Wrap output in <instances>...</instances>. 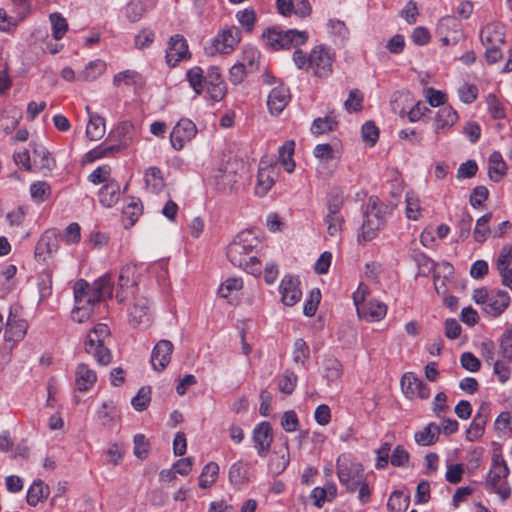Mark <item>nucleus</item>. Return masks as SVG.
<instances>
[{
    "instance_id": "1",
    "label": "nucleus",
    "mask_w": 512,
    "mask_h": 512,
    "mask_svg": "<svg viewBox=\"0 0 512 512\" xmlns=\"http://www.w3.org/2000/svg\"><path fill=\"white\" fill-rule=\"evenodd\" d=\"M226 255L234 266L255 276L261 274L265 252L262 251L261 240L253 231L238 233L227 246Z\"/></svg>"
},
{
    "instance_id": "2",
    "label": "nucleus",
    "mask_w": 512,
    "mask_h": 512,
    "mask_svg": "<svg viewBox=\"0 0 512 512\" xmlns=\"http://www.w3.org/2000/svg\"><path fill=\"white\" fill-rule=\"evenodd\" d=\"M335 53L324 45L314 47L307 56L305 52L298 49L293 53V61L300 69L311 68L317 77H328L332 73Z\"/></svg>"
},
{
    "instance_id": "3",
    "label": "nucleus",
    "mask_w": 512,
    "mask_h": 512,
    "mask_svg": "<svg viewBox=\"0 0 512 512\" xmlns=\"http://www.w3.org/2000/svg\"><path fill=\"white\" fill-rule=\"evenodd\" d=\"M110 341V329L106 324H97L87 335L84 347L87 354L92 355L99 365L106 366L112 356L107 344Z\"/></svg>"
},
{
    "instance_id": "4",
    "label": "nucleus",
    "mask_w": 512,
    "mask_h": 512,
    "mask_svg": "<svg viewBox=\"0 0 512 512\" xmlns=\"http://www.w3.org/2000/svg\"><path fill=\"white\" fill-rule=\"evenodd\" d=\"M385 225V214L383 204L378 198L371 197L368 201L364 221L361 226L359 240L371 241Z\"/></svg>"
},
{
    "instance_id": "5",
    "label": "nucleus",
    "mask_w": 512,
    "mask_h": 512,
    "mask_svg": "<svg viewBox=\"0 0 512 512\" xmlns=\"http://www.w3.org/2000/svg\"><path fill=\"white\" fill-rule=\"evenodd\" d=\"M263 39L266 45L274 50L290 49L305 44L308 40V34L306 31L296 29L280 31L276 28H270L263 33Z\"/></svg>"
},
{
    "instance_id": "6",
    "label": "nucleus",
    "mask_w": 512,
    "mask_h": 512,
    "mask_svg": "<svg viewBox=\"0 0 512 512\" xmlns=\"http://www.w3.org/2000/svg\"><path fill=\"white\" fill-rule=\"evenodd\" d=\"M137 267L134 264H127L122 267L118 277V290L116 299L119 303L128 301L138 290Z\"/></svg>"
},
{
    "instance_id": "7",
    "label": "nucleus",
    "mask_w": 512,
    "mask_h": 512,
    "mask_svg": "<svg viewBox=\"0 0 512 512\" xmlns=\"http://www.w3.org/2000/svg\"><path fill=\"white\" fill-rule=\"evenodd\" d=\"M337 475L340 483L350 492L356 491L364 479L361 465L351 463L345 457H339L337 460Z\"/></svg>"
},
{
    "instance_id": "8",
    "label": "nucleus",
    "mask_w": 512,
    "mask_h": 512,
    "mask_svg": "<svg viewBox=\"0 0 512 512\" xmlns=\"http://www.w3.org/2000/svg\"><path fill=\"white\" fill-rule=\"evenodd\" d=\"M509 474V469L504 461L494 462L492 468L490 469L487 479L486 486L487 488L497 493L502 500H506L511 493L510 488L507 485L506 478Z\"/></svg>"
},
{
    "instance_id": "9",
    "label": "nucleus",
    "mask_w": 512,
    "mask_h": 512,
    "mask_svg": "<svg viewBox=\"0 0 512 512\" xmlns=\"http://www.w3.org/2000/svg\"><path fill=\"white\" fill-rule=\"evenodd\" d=\"M128 300L131 305L128 307V321L134 327H147L152 321L149 301L144 296L134 294Z\"/></svg>"
},
{
    "instance_id": "10",
    "label": "nucleus",
    "mask_w": 512,
    "mask_h": 512,
    "mask_svg": "<svg viewBox=\"0 0 512 512\" xmlns=\"http://www.w3.org/2000/svg\"><path fill=\"white\" fill-rule=\"evenodd\" d=\"M437 33L443 46H454L464 37L462 25L454 16L442 17L437 25Z\"/></svg>"
},
{
    "instance_id": "11",
    "label": "nucleus",
    "mask_w": 512,
    "mask_h": 512,
    "mask_svg": "<svg viewBox=\"0 0 512 512\" xmlns=\"http://www.w3.org/2000/svg\"><path fill=\"white\" fill-rule=\"evenodd\" d=\"M241 40V32L235 27L231 26L220 32L212 41V44L207 48V52L211 55L214 53L227 54L230 53Z\"/></svg>"
},
{
    "instance_id": "12",
    "label": "nucleus",
    "mask_w": 512,
    "mask_h": 512,
    "mask_svg": "<svg viewBox=\"0 0 512 512\" xmlns=\"http://www.w3.org/2000/svg\"><path fill=\"white\" fill-rule=\"evenodd\" d=\"M197 134L196 125L189 119H180L170 133L172 147L179 151L187 142H190Z\"/></svg>"
},
{
    "instance_id": "13",
    "label": "nucleus",
    "mask_w": 512,
    "mask_h": 512,
    "mask_svg": "<svg viewBox=\"0 0 512 512\" xmlns=\"http://www.w3.org/2000/svg\"><path fill=\"white\" fill-rule=\"evenodd\" d=\"M132 130H133V125L130 122L126 121V122L120 123L116 129V134L120 138L119 144L111 145L108 147H97V148L93 149L90 152V154L94 158L97 159V158L109 156V155L113 154L114 152H118L121 149L126 148L131 142L130 133Z\"/></svg>"
},
{
    "instance_id": "14",
    "label": "nucleus",
    "mask_w": 512,
    "mask_h": 512,
    "mask_svg": "<svg viewBox=\"0 0 512 512\" xmlns=\"http://www.w3.org/2000/svg\"><path fill=\"white\" fill-rule=\"evenodd\" d=\"M21 307L13 305L7 318L5 338L7 341H20L26 335L28 323L18 317Z\"/></svg>"
},
{
    "instance_id": "15",
    "label": "nucleus",
    "mask_w": 512,
    "mask_h": 512,
    "mask_svg": "<svg viewBox=\"0 0 512 512\" xmlns=\"http://www.w3.org/2000/svg\"><path fill=\"white\" fill-rule=\"evenodd\" d=\"M279 171L275 165L269 164L266 161H261L258 170L257 183L255 186L256 195L265 196L278 177Z\"/></svg>"
},
{
    "instance_id": "16",
    "label": "nucleus",
    "mask_w": 512,
    "mask_h": 512,
    "mask_svg": "<svg viewBox=\"0 0 512 512\" xmlns=\"http://www.w3.org/2000/svg\"><path fill=\"white\" fill-rule=\"evenodd\" d=\"M401 390L404 395L409 398L428 399L430 397V389L412 372L405 373L401 378Z\"/></svg>"
},
{
    "instance_id": "17",
    "label": "nucleus",
    "mask_w": 512,
    "mask_h": 512,
    "mask_svg": "<svg viewBox=\"0 0 512 512\" xmlns=\"http://www.w3.org/2000/svg\"><path fill=\"white\" fill-rule=\"evenodd\" d=\"M190 57L188 45L183 36L176 34L172 36L168 43L166 50V62L169 66L173 67L181 60Z\"/></svg>"
},
{
    "instance_id": "18",
    "label": "nucleus",
    "mask_w": 512,
    "mask_h": 512,
    "mask_svg": "<svg viewBox=\"0 0 512 512\" xmlns=\"http://www.w3.org/2000/svg\"><path fill=\"white\" fill-rule=\"evenodd\" d=\"M490 408L487 403H482L475 414L470 426L466 430V440L474 442L480 439L484 432L489 419Z\"/></svg>"
},
{
    "instance_id": "19",
    "label": "nucleus",
    "mask_w": 512,
    "mask_h": 512,
    "mask_svg": "<svg viewBox=\"0 0 512 512\" xmlns=\"http://www.w3.org/2000/svg\"><path fill=\"white\" fill-rule=\"evenodd\" d=\"M299 285L300 282L297 277L285 276L282 279L279 292L284 305L293 306L301 299L302 292Z\"/></svg>"
},
{
    "instance_id": "20",
    "label": "nucleus",
    "mask_w": 512,
    "mask_h": 512,
    "mask_svg": "<svg viewBox=\"0 0 512 512\" xmlns=\"http://www.w3.org/2000/svg\"><path fill=\"white\" fill-rule=\"evenodd\" d=\"M173 344L169 340L162 339L157 342L151 353V364L156 371H162L170 363L173 352Z\"/></svg>"
},
{
    "instance_id": "21",
    "label": "nucleus",
    "mask_w": 512,
    "mask_h": 512,
    "mask_svg": "<svg viewBox=\"0 0 512 512\" xmlns=\"http://www.w3.org/2000/svg\"><path fill=\"white\" fill-rule=\"evenodd\" d=\"M58 249V240L55 230L45 231L38 240L35 247V258L38 262H45L47 256Z\"/></svg>"
},
{
    "instance_id": "22",
    "label": "nucleus",
    "mask_w": 512,
    "mask_h": 512,
    "mask_svg": "<svg viewBox=\"0 0 512 512\" xmlns=\"http://www.w3.org/2000/svg\"><path fill=\"white\" fill-rule=\"evenodd\" d=\"M510 295L503 290L491 291L486 306L483 310L496 317L501 315L510 304Z\"/></svg>"
},
{
    "instance_id": "23",
    "label": "nucleus",
    "mask_w": 512,
    "mask_h": 512,
    "mask_svg": "<svg viewBox=\"0 0 512 512\" xmlns=\"http://www.w3.org/2000/svg\"><path fill=\"white\" fill-rule=\"evenodd\" d=\"M253 441L260 456H263L269 450L273 441L272 428L269 422H261L254 428Z\"/></svg>"
},
{
    "instance_id": "24",
    "label": "nucleus",
    "mask_w": 512,
    "mask_h": 512,
    "mask_svg": "<svg viewBox=\"0 0 512 512\" xmlns=\"http://www.w3.org/2000/svg\"><path fill=\"white\" fill-rule=\"evenodd\" d=\"M457 120L458 114L451 106H442L436 114L434 130L437 134L447 133Z\"/></svg>"
},
{
    "instance_id": "25",
    "label": "nucleus",
    "mask_w": 512,
    "mask_h": 512,
    "mask_svg": "<svg viewBox=\"0 0 512 512\" xmlns=\"http://www.w3.org/2000/svg\"><path fill=\"white\" fill-rule=\"evenodd\" d=\"M357 313L360 318L370 322L380 321L386 316L387 306L377 300H370L358 306Z\"/></svg>"
},
{
    "instance_id": "26",
    "label": "nucleus",
    "mask_w": 512,
    "mask_h": 512,
    "mask_svg": "<svg viewBox=\"0 0 512 512\" xmlns=\"http://www.w3.org/2000/svg\"><path fill=\"white\" fill-rule=\"evenodd\" d=\"M290 462V453L288 444L285 443L278 450H275L271 453L269 462H268V470L269 473L273 476L280 475L288 466Z\"/></svg>"
},
{
    "instance_id": "27",
    "label": "nucleus",
    "mask_w": 512,
    "mask_h": 512,
    "mask_svg": "<svg viewBox=\"0 0 512 512\" xmlns=\"http://www.w3.org/2000/svg\"><path fill=\"white\" fill-rule=\"evenodd\" d=\"M480 40L484 46L504 45V27L500 23L487 24L481 29Z\"/></svg>"
},
{
    "instance_id": "28",
    "label": "nucleus",
    "mask_w": 512,
    "mask_h": 512,
    "mask_svg": "<svg viewBox=\"0 0 512 512\" xmlns=\"http://www.w3.org/2000/svg\"><path fill=\"white\" fill-rule=\"evenodd\" d=\"M290 99L289 89L284 86L274 88L268 95L267 105L273 115H279Z\"/></svg>"
},
{
    "instance_id": "29",
    "label": "nucleus",
    "mask_w": 512,
    "mask_h": 512,
    "mask_svg": "<svg viewBox=\"0 0 512 512\" xmlns=\"http://www.w3.org/2000/svg\"><path fill=\"white\" fill-rule=\"evenodd\" d=\"M33 170L45 173L51 171L55 166V160L48 150L40 144L33 146Z\"/></svg>"
},
{
    "instance_id": "30",
    "label": "nucleus",
    "mask_w": 512,
    "mask_h": 512,
    "mask_svg": "<svg viewBox=\"0 0 512 512\" xmlns=\"http://www.w3.org/2000/svg\"><path fill=\"white\" fill-rule=\"evenodd\" d=\"M86 111L89 116L86 127V136L91 141H98L105 134V120L100 115L92 113L89 106L86 107Z\"/></svg>"
},
{
    "instance_id": "31",
    "label": "nucleus",
    "mask_w": 512,
    "mask_h": 512,
    "mask_svg": "<svg viewBox=\"0 0 512 512\" xmlns=\"http://www.w3.org/2000/svg\"><path fill=\"white\" fill-rule=\"evenodd\" d=\"M97 381L95 371L87 364L81 363L77 366L75 372V384L79 391H88Z\"/></svg>"
},
{
    "instance_id": "32",
    "label": "nucleus",
    "mask_w": 512,
    "mask_h": 512,
    "mask_svg": "<svg viewBox=\"0 0 512 512\" xmlns=\"http://www.w3.org/2000/svg\"><path fill=\"white\" fill-rule=\"evenodd\" d=\"M92 298L95 303H99L105 297L110 298L113 291V282L111 276L106 274L97 279L92 285Z\"/></svg>"
},
{
    "instance_id": "33",
    "label": "nucleus",
    "mask_w": 512,
    "mask_h": 512,
    "mask_svg": "<svg viewBox=\"0 0 512 512\" xmlns=\"http://www.w3.org/2000/svg\"><path fill=\"white\" fill-rule=\"evenodd\" d=\"M506 163L498 151H494L488 158L489 178L494 182H499L506 174Z\"/></svg>"
},
{
    "instance_id": "34",
    "label": "nucleus",
    "mask_w": 512,
    "mask_h": 512,
    "mask_svg": "<svg viewBox=\"0 0 512 512\" xmlns=\"http://www.w3.org/2000/svg\"><path fill=\"white\" fill-rule=\"evenodd\" d=\"M337 495V487L334 483H327L323 487H315L311 492L314 505L321 508L326 502H331Z\"/></svg>"
},
{
    "instance_id": "35",
    "label": "nucleus",
    "mask_w": 512,
    "mask_h": 512,
    "mask_svg": "<svg viewBox=\"0 0 512 512\" xmlns=\"http://www.w3.org/2000/svg\"><path fill=\"white\" fill-rule=\"evenodd\" d=\"M440 434V427L435 423L431 422L426 425L422 430L417 431L414 434L415 442L420 446H431L433 445Z\"/></svg>"
},
{
    "instance_id": "36",
    "label": "nucleus",
    "mask_w": 512,
    "mask_h": 512,
    "mask_svg": "<svg viewBox=\"0 0 512 512\" xmlns=\"http://www.w3.org/2000/svg\"><path fill=\"white\" fill-rule=\"evenodd\" d=\"M49 495V487L42 480H35L27 491V503L30 506H36L39 502L45 500Z\"/></svg>"
},
{
    "instance_id": "37",
    "label": "nucleus",
    "mask_w": 512,
    "mask_h": 512,
    "mask_svg": "<svg viewBox=\"0 0 512 512\" xmlns=\"http://www.w3.org/2000/svg\"><path fill=\"white\" fill-rule=\"evenodd\" d=\"M120 187L115 181H108L99 192V200L105 207H112L119 199Z\"/></svg>"
},
{
    "instance_id": "38",
    "label": "nucleus",
    "mask_w": 512,
    "mask_h": 512,
    "mask_svg": "<svg viewBox=\"0 0 512 512\" xmlns=\"http://www.w3.org/2000/svg\"><path fill=\"white\" fill-rule=\"evenodd\" d=\"M144 179L146 187L151 193L158 194L165 186L162 172L158 167H149L145 171Z\"/></svg>"
},
{
    "instance_id": "39",
    "label": "nucleus",
    "mask_w": 512,
    "mask_h": 512,
    "mask_svg": "<svg viewBox=\"0 0 512 512\" xmlns=\"http://www.w3.org/2000/svg\"><path fill=\"white\" fill-rule=\"evenodd\" d=\"M106 70V63L96 59L88 63L83 71L79 73L77 79L81 81H94L100 77Z\"/></svg>"
},
{
    "instance_id": "40",
    "label": "nucleus",
    "mask_w": 512,
    "mask_h": 512,
    "mask_svg": "<svg viewBox=\"0 0 512 512\" xmlns=\"http://www.w3.org/2000/svg\"><path fill=\"white\" fill-rule=\"evenodd\" d=\"M322 376L330 383L338 380L342 375V365L333 357H327L322 363Z\"/></svg>"
},
{
    "instance_id": "41",
    "label": "nucleus",
    "mask_w": 512,
    "mask_h": 512,
    "mask_svg": "<svg viewBox=\"0 0 512 512\" xmlns=\"http://www.w3.org/2000/svg\"><path fill=\"white\" fill-rule=\"evenodd\" d=\"M219 474V466L215 462L207 463L199 476V487L202 489H207L211 487Z\"/></svg>"
},
{
    "instance_id": "42",
    "label": "nucleus",
    "mask_w": 512,
    "mask_h": 512,
    "mask_svg": "<svg viewBox=\"0 0 512 512\" xmlns=\"http://www.w3.org/2000/svg\"><path fill=\"white\" fill-rule=\"evenodd\" d=\"M409 495L401 492L394 491L387 502V509L389 512H405L409 506Z\"/></svg>"
},
{
    "instance_id": "43",
    "label": "nucleus",
    "mask_w": 512,
    "mask_h": 512,
    "mask_svg": "<svg viewBox=\"0 0 512 512\" xmlns=\"http://www.w3.org/2000/svg\"><path fill=\"white\" fill-rule=\"evenodd\" d=\"M74 299L75 303H95V300L92 298V288L87 281L79 279L75 282Z\"/></svg>"
},
{
    "instance_id": "44",
    "label": "nucleus",
    "mask_w": 512,
    "mask_h": 512,
    "mask_svg": "<svg viewBox=\"0 0 512 512\" xmlns=\"http://www.w3.org/2000/svg\"><path fill=\"white\" fill-rule=\"evenodd\" d=\"M338 125V121L332 116L316 118L311 126V133L314 135H321L327 132L334 131Z\"/></svg>"
},
{
    "instance_id": "45",
    "label": "nucleus",
    "mask_w": 512,
    "mask_h": 512,
    "mask_svg": "<svg viewBox=\"0 0 512 512\" xmlns=\"http://www.w3.org/2000/svg\"><path fill=\"white\" fill-rule=\"evenodd\" d=\"M21 118V111L17 108L4 111L0 115V128L6 132L14 130Z\"/></svg>"
},
{
    "instance_id": "46",
    "label": "nucleus",
    "mask_w": 512,
    "mask_h": 512,
    "mask_svg": "<svg viewBox=\"0 0 512 512\" xmlns=\"http://www.w3.org/2000/svg\"><path fill=\"white\" fill-rule=\"evenodd\" d=\"M260 53L253 47L244 49L241 60L238 62L243 64L248 73H253L258 69Z\"/></svg>"
},
{
    "instance_id": "47",
    "label": "nucleus",
    "mask_w": 512,
    "mask_h": 512,
    "mask_svg": "<svg viewBox=\"0 0 512 512\" xmlns=\"http://www.w3.org/2000/svg\"><path fill=\"white\" fill-rule=\"evenodd\" d=\"M49 20L52 26V36L55 40L63 38L65 33L68 31L67 20L58 12L51 13Z\"/></svg>"
},
{
    "instance_id": "48",
    "label": "nucleus",
    "mask_w": 512,
    "mask_h": 512,
    "mask_svg": "<svg viewBox=\"0 0 512 512\" xmlns=\"http://www.w3.org/2000/svg\"><path fill=\"white\" fill-rule=\"evenodd\" d=\"M344 205V196L340 188H332L327 196V209L330 214H341L340 211Z\"/></svg>"
},
{
    "instance_id": "49",
    "label": "nucleus",
    "mask_w": 512,
    "mask_h": 512,
    "mask_svg": "<svg viewBox=\"0 0 512 512\" xmlns=\"http://www.w3.org/2000/svg\"><path fill=\"white\" fill-rule=\"evenodd\" d=\"M492 215L491 213H487L483 216H481L476 221V226L474 229L473 237L476 242L483 243L487 237L490 235V227H489V221L491 219Z\"/></svg>"
},
{
    "instance_id": "50",
    "label": "nucleus",
    "mask_w": 512,
    "mask_h": 512,
    "mask_svg": "<svg viewBox=\"0 0 512 512\" xmlns=\"http://www.w3.org/2000/svg\"><path fill=\"white\" fill-rule=\"evenodd\" d=\"M406 209L405 213L408 219L418 220L421 215L420 200L413 192H407L405 196Z\"/></svg>"
},
{
    "instance_id": "51",
    "label": "nucleus",
    "mask_w": 512,
    "mask_h": 512,
    "mask_svg": "<svg viewBox=\"0 0 512 512\" xmlns=\"http://www.w3.org/2000/svg\"><path fill=\"white\" fill-rule=\"evenodd\" d=\"M51 194V187L45 181H37L30 186V196L35 202L46 201Z\"/></svg>"
},
{
    "instance_id": "52",
    "label": "nucleus",
    "mask_w": 512,
    "mask_h": 512,
    "mask_svg": "<svg viewBox=\"0 0 512 512\" xmlns=\"http://www.w3.org/2000/svg\"><path fill=\"white\" fill-rule=\"evenodd\" d=\"M324 222L327 225V233L331 237L338 236L344 225V217L341 214H330L327 213L324 217Z\"/></svg>"
},
{
    "instance_id": "53",
    "label": "nucleus",
    "mask_w": 512,
    "mask_h": 512,
    "mask_svg": "<svg viewBox=\"0 0 512 512\" xmlns=\"http://www.w3.org/2000/svg\"><path fill=\"white\" fill-rule=\"evenodd\" d=\"M96 304L97 303H75V307L72 311V319L78 323L88 321L94 312V306Z\"/></svg>"
},
{
    "instance_id": "54",
    "label": "nucleus",
    "mask_w": 512,
    "mask_h": 512,
    "mask_svg": "<svg viewBox=\"0 0 512 512\" xmlns=\"http://www.w3.org/2000/svg\"><path fill=\"white\" fill-rule=\"evenodd\" d=\"M294 141H287L279 148V156L282 164L288 173L293 172L295 164L292 160V154L294 152Z\"/></svg>"
},
{
    "instance_id": "55",
    "label": "nucleus",
    "mask_w": 512,
    "mask_h": 512,
    "mask_svg": "<svg viewBox=\"0 0 512 512\" xmlns=\"http://www.w3.org/2000/svg\"><path fill=\"white\" fill-rule=\"evenodd\" d=\"M243 287L241 278H228L219 288L220 297L228 299L234 293L239 292Z\"/></svg>"
},
{
    "instance_id": "56",
    "label": "nucleus",
    "mask_w": 512,
    "mask_h": 512,
    "mask_svg": "<svg viewBox=\"0 0 512 512\" xmlns=\"http://www.w3.org/2000/svg\"><path fill=\"white\" fill-rule=\"evenodd\" d=\"M151 401V390L149 387H142L139 389L136 396L131 400V404L136 411L145 410Z\"/></svg>"
},
{
    "instance_id": "57",
    "label": "nucleus",
    "mask_w": 512,
    "mask_h": 512,
    "mask_svg": "<svg viewBox=\"0 0 512 512\" xmlns=\"http://www.w3.org/2000/svg\"><path fill=\"white\" fill-rule=\"evenodd\" d=\"M363 94L358 89H352L349 92L347 100L344 102L345 109L351 112H359L362 110Z\"/></svg>"
},
{
    "instance_id": "58",
    "label": "nucleus",
    "mask_w": 512,
    "mask_h": 512,
    "mask_svg": "<svg viewBox=\"0 0 512 512\" xmlns=\"http://www.w3.org/2000/svg\"><path fill=\"white\" fill-rule=\"evenodd\" d=\"M297 383V376L294 372L286 370L278 381V388L284 394H291Z\"/></svg>"
},
{
    "instance_id": "59",
    "label": "nucleus",
    "mask_w": 512,
    "mask_h": 512,
    "mask_svg": "<svg viewBox=\"0 0 512 512\" xmlns=\"http://www.w3.org/2000/svg\"><path fill=\"white\" fill-rule=\"evenodd\" d=\"M309 354L310 350L306 342L303 339H297L294 343L293 361L296 364L304 365L309 358Z\"/></svg>"
},
{
    "instance_id": "60",
    "label": "nucleus",
    "mask_w": 512,
    "mask_h": 512,
    "mask_svg": "<svg viewBox=\"0 0 512 512\" xmlns=\"http://www.w3.org/2000/svg\"><path fill=\"white\" fill-rule=\"evenodd\" d=\"M187 80L191 86V88L195 91V93L200 94L203 91V71L200 67H193L187 71L186 74Z\"/></svg>"
},
{
    "instance_id": "61",
    "label": "nucleus",
    "mask_w": 512,
    "mask_h": 512,
    "mask_svg": "<svg viewBox=\"0 0 512 512\" xmlns=\"http://www.w3.org/2000/svg\"><path fill=\"white\" fill-rule=\"evenodd\" d=\"M361 133L363 141L370 146H373L379 137V130L372 121L363 124Z\"/></svg>"
},
{
    "instance_id": "62",
    "label": "nucleus",
    "mask_w": 512,
    "mask_h": 512,
    "mask_svg": "<svg viewBox=\"0 0 512 512\" xmlns=\"http://www.w3.org/2000/svg\"><path fill=\"white\" fill-rule=\"evenodd\" d=\"M313 155L323 163H328L337 158L334 149L327 143L316 145Z\"/></svg>"
},
{
    "instance_id": "63",
    "label": "nucleus",
    "mask_w": 512,
    "mask_h": 512,
    "mask_svg": "<svg viewBox=\"0 0 512 512\" xmlns=\"http://www.w3.org/2000/svg\"><path fill=\"white\" fill-rule=\"evenodd\" d=\"M142 213V205L139 201L132 200L124 209L123 215L129 221L128 225L133 226Z\"/></svg>"
},
{
    "instance_id": "64",
    "label": "nucleus",
    "mask_w": 512,
    "mask_h": 512,
    "mask_svg": "<svg viewBox=\"0 0 512 512\" xmlns=\"http://www.w3.org/2000/svg\"><path fill=\"white\" fill-rule=\"evenodd\" d=\"M141 80V76L136 71L126 70L114 76V85L119 86L124 83L126 85L137 84Z\"/></svg>"
}]
</instances>
